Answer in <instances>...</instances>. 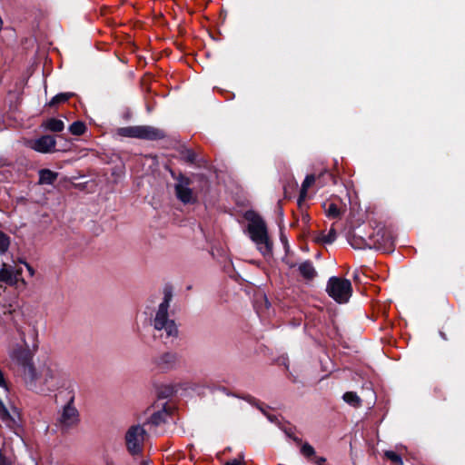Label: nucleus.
<instances>
[{
    "instance_id": "obj_1",
    "label": "nucleus",
    "mask_w": 465,
    "mask_h": 465,
    "mask_svg": "<svg viewBox=\"0 0 465 465\" xmlns=\"http://www.w3.org/2000/svg\"><path fill=\"white\" fill-rule=\"evenodd\" d=\"M171 301V292L165 291L163 302L159 304L158 310L152 322L154 330L158 332L155 336L162 339L165 343L173 341L178 336V327L175 322L170 319L168 315Z\"/></svg>"
},
{
    "instance_id": "obj_2",
    "label": "nucleus",
    "mask_w": 465,
    "mask_h": 465,
    "mask_svg": "<svg viewBox=\"0 0 465 465\" xmlns=\"http://www.w3.org/2000/svg\"><path fill=\"white\" fill-rule=\"evenodd\" d=\"M245 219L248 222L247 232L257 250L264 256L272 252V242L269 237L268 230L263 219L253 212H247Z\"/></svg>"
},
{
    "instance_id": "obj_3",
    "label": "nucleus",
    "mask_w": 465,
    "mask_h": 465,
    "mask_svg": "<svg viewBox=\"0 0 465 465\" xmlns=\"http://www.w3.org/2000/svg\"><path fill=\"white\" fill-rule=\"evenodd\" d=\"M23 344H16L9 351V357L13 362L24 370V375L26 380L34 381L36 378L35 369L33 365L34 351L22 337Z\"/></svg>"
},
{
    "instance_id": "obj_4",
    "label": "nucleus",
    "mask_w": 465,
    "mask_h": 465,
    "mask_svg": "<svg viewBox=\"0 0 465 465\" xmlns=\"http://www.w3.org/2000/svg\"><path fill=\"white\" fill-rule=\"evenodd\" d=\"M326 292L335 302L346 303L352 293L351 282L347 279L332 276L327 282Z\"/></svg>"
},
{
    "instance_id": "obj_5",
    "label": "nucleus",
    "mask_w": 465,
    "mask_h": 465,
    "mask_svg": "<svg viewBox=\"0 0 465 465\" xmlns=\"http://www.w3.org/2000/svg\"><path fill=\"white\" fill-rule=\"evenodd\" d=\"M146 430L143 426L134 424L128 428L124 435L125 446L132 456L142 454Z\"/></svg>"
},
{
    "instance_id": "obj_6",
    "label": "nucleus",
    "mask_w": 465,
    "mask_h": 465,
    "mask_svg": "<svg viewBox=\"0 0 465 465\" xmlns=\"http://www.w3.org/2000/svg\"><path fill=\"white\" fill-rule=\"evenodd\" d=\"M80 421L79 411L74 405V399L71 400L62 408L56 419V426L63 432L76 427Z\"/></svg>"
},
{
    "instance_id": "obj_7",
    "label": "nucleus",
    "mask_w": 465,
    "mask_h": 465,
    "mask_svg": "<svg viewBox=\"0 0 465 465\" xmlns=\"http://www.w3.org/2000/svg\"><path fill=\"white\" fill-rule=\"evenodd\" d=\"M175 193L177 198L183 203H193L196 201V197L190 188V181L188 178L181 177L175 184Z\"/></svg>"
},
{
    "instance_id": "obj_8",
    "label": "nucleus",
    "mask_w": 465,
    "mask_h": 465,
    "mask_svg": "<svg viewBox=\"0 0 465 465\" xmlns=\"http://www.w3.org/2000/svg\"><path fill=\"white\" fill-rule=\"evenodd\" d=\"M21 274V268H16L9 264L3 263V266L0 270V282L9 286H14L17 283Z\"/></svg>"
},
{
    "instance_id": "obj_9",
    "label": "nucleus",
    "mask_w": 465,
    "mask_h": 465,
    "mask_svg": "<svg viewBox=\"0 0 465 465\" xmlns=\"http://www.w3.org/2000/svg\"><path fill=\"white\" fill-rule=\"evenodd\" d=\"M178 363V356L174 352H165L155 360L157 368L162 371L174 368Z\"/></svg>"
},
{
    "instance_id": "obj_10",
    "label": "nucleus",
    "mask_w": 465,
    "mask_h": 465,
    "mask_svg": "<svg viewBox=\"0 0 465 465\" xmlns=\"http://www.w3.org/2000/svg\"><path fill=\"white\" fill-rule=\"evenodd\" d=\"M55 140L51 135H44L33 142L32 148L40 153H50L55 146Z\"/></svg>"
},
{
    "instance_id": "obj_11",
    "label": "nucleus",
    "mask_w": 465,
    "mask_h": 465,
    "mask_svg": "<svg viewBox=\"0 0 465 465\" xmlns=\"http://www.w3.org/2000/svg\"><path fill=\"white\" fill-rule=\"evenodd\" d=\"M139 139L160 140L164 138L165 134L163 130L153 126L143 125L139 126Z\"/></svg>"
},
{
    "instance_id": "obj_12",
    "label": "nucleus",
    "mask_w": 465,
    "mask_h": 465,
    "mask_svg": "<svg viewBox=\"0 0 465 465\" xmlns=\"http://www.w3.org/2000/svg\"><path fill=\"white\" fill-rule=\"evenodd\" d=\"M171 408L164 405L162 410L152 414L150 418V422L153 425H160L163 422H165L166 418L170 415Z\"/></svg>"
},
{
    "instance_id": "obj_13",
    "label": "nucleus",
    "mask_w": 465,
    "mask_h": 465,
    "mask_svg": "<svg viewBox=\"0 0 465 465\" xmlns=\"http://www.w3.org/2000/svg\"><path fill=\"white\" fill-rule=\"evenodd\" d=\"M298 270L301 275L306 280H312L317 274L314 266L309 261L302 262Z\"/></svg>"
},
{
    "instance_id": "obj_14",
    "label": "nucleus",
    "mask_w": 465,
    "mask_h": 465,
    "mask_svg": "<svg viewBox=\"0 0 465 465\" xmlns=\"http://www.w3.org/2000/svg\"><path fill=\"white\" fill-rule=\"evenodd\" d=\"M336 237H337V233H336L335 229L331 228L327 233H325L324 232H320L315 237V242H321V243H325V244H331L336 240Z\"/></svg>"
},
{
    "instance_id": "obj_15",
    "label": "nucleus",
    "mask_w": 465,
    "mask_h": 465,
    "mask_svg": "<svg viewBox=\"0 0 465 465\" xmlns=\"http://www.w3.org/2000/svg\"><path fill=\"white\" fill-rule=\"evenodd\" d=\"M57 177V173L49 169H43L39 172V182L43 184H52Z\"/></svg>"
},
{
    "instance_id": "obj_16",
    "label": "nucleus",
    "mask_w": 465,
    "mask_h": 465,
    "mask_svg": "<svg viewBox=\"0 0 465 465\" xmlns=\"http://www.w3.org/2000/svg\"><path fill=\"white\" fill-rule=\"evenodd\" d=\"M45 127L52 132H61L64 128V124L62 120L56 119V118H49L47 119L45 124Z\"/></svg>"
},
{
    "instance_id": "obj_17",
    "label": "nucleus",
    "mask_w": 465,
    "mask_h": 465,
    "mask_svg": "<svg viewBox=\"0 0 465 465\" xmlns=\"http://www.w3.org/2000/svg\"><path fill=\"white\" fill-rule=\"evenodd\" d=\"M314 183H315V176L313 174H309L305 177V179L302 184V188H301V192H300V200L305 199V197L307 196L308 189Z\"/></svg>"
},
{
    "instance_id": "obj_18",
    "label": "nucleus",
    "mask_w": 465,
    "mask_h": 465,
    "mask_svg": "<svg viewBox=\"0 0 465 465\" xmlns=\"http://www.w3.org/2000/svg\"><path fill=\"white\" fill-rule=\"evenodd\" d=\"M139 126L123 127L118 130V134L124 137L139 138Z\"/></svg>"
},
{
    "instance_id": "obj_19",
    "label": "nucleus",
    "mask_w": 465,
    "mask_h": 465,
    "mask_svg": "<svg viewBox=\"0 0 465 465\" xmlns=\"http://www.w3.org/2000/svg\"><path fill=\"white\" fill-rule=\"evenodd\" d=\"M342 398L345 402L353 407L360 406L361 402L360 397L355 392L352 391L345 392Z\"/></svg>"
},
{
    "instance_id": "obj_20",
    "label": "nucleus",
    "mask_w": 465,
    "mask_h": 465,
    "mask_svg": "<svg viewBox=\"0 0 465 465\" xmlns=\"http://www.w3.org/2000/svg\"><path fill=\"white\" fill-rule=\"evenodd\" d=\"M74 95L73 93H61L56 94L52 98V100L49 102L50 106H54L58 104L64 103L68 101L72 96Z\"/></svg>"
},
{
    "instance_id": "obj_21",
    "label": "nucleus",
    "mask_w": 465,
    "mask_h": 465,
    "mask_svg": "<svg viewBox=\"0 0 465 465\" xmlns=\"http://www.w3.org/2000/svg\"><path fill=\"white\" fill-rule=\"evenodd\" d=\"M85 130V124L80 121H76L69 126V131L74 135H82L84 134Z\"/></svg>"
},
{
    "instance_id": "obj_22",
    "label": "nucleus",
    "mask_w": 465,
    "mask_h": 465,
    "mask_svg": "<svg viewBox=\"0 0 465 465\" xmlns=\"http://www.w3.org/2000/svg\"><path fill=\"white\" fill-rule=\"evenodd\" d=\"M325 206V213H326V215L329 217V218H338L340 216V209L338 208V206L333 203H327L324 205Z\"/></svg>"
},
{
    "instance_id": "obj_23",
    "label": "nucleus",
    "mask_w": 465,
    "mask_h": 465,
    "mask_svg": "<svg viewBox=\"0 0 465 465\" xmlns=\"http://www.w3.org/2000/svg\"><path fill=\"white\" fill-rule=\"evenodd\" d=\"M385 457L396 465H403V460L398 453L393 450H386Z\"/></svg>"
},
{
    "instance_id": "obj_24",
    "label": "nucleus",
    "mask_w": 465,
    "mask_h": 465,
    "mask_svg": "<svg viewBox=\"0 0 465 465\" xmlns=\"http://www.w3.org/2000/svg\"><path fill=\"white\" fill-rule=\"evenodd\" d=\"M0 419L7 423L10 420H13V418L11 417L7 408L4 404V402L0 400Z\"/></svg>"
},
{
    "instance_id": "obj_25",
    "label": "nucleus",
    "mask_w": 465,
    "mask_h": 465,
    "mask_svg": "<svg viewBox=\"0 0 465 465\" xmlns=\"http://www.w3.org/2000/svg\"><path fill=\"white\" fill-rule=\"evenodd\" d=\"M10 244L9 237L0 231V253L7 251Z\"/></svg>"
},
{
    "instance_id": "obj_26",
    "label": "nucleus",
    "mask_w": 465,
    "mask_h": 465,
    "mask_svg": "<svg viewBox=\"0 0 465 465\" xmlns=\"http://www.w3.org/2000/svg\"><path fill=\"white\" fill-rule=\"evenodd\" d=\"M302 454L306 458H311L314 455L315 450L309 443H304L301 448Z\"/></svg>"
},
{
    "instance_id": "obj_27",
    "label": "nucleus",
    "mask_w": 465,
    "mask_h": 465,
    "mask_svg": "<svg viewBox=\"0 0 465 465\" xmlns=\"http://www.w3.org/2000/svg\"><path fill=\"white\" fill-rule=\"evenodd\" d=\"M258 408L261 410V411L268 418V420L271 421V422H274L276 420H278L277 417L275 415H272V414H270L268 412V410H269V407H262V406H258Z\"/></svg>"
},
{
    "instance_id": "obj_28",
    "label": "nucleus",
    "mask_w": 465,
    "mask_h": 465,
    "mask_svg": "<svg viewBox=\"0 0 465 465\" xmlns=\"http://www.w3.org/2000/svg\"><path fill=\"white\" fill-rule=\"evenodd\" d=\"M0 465H12V461L0 450Z\"/></svg>"
},
{
    "instance_id": "obj_29",
    "label": "nucleus",
    "mask_w": 465,
    "mask_h": 465,
    "mask_svg": "<svg viewBox=\"0 0 465 465\" xmlns=\"http://www.w3.org/2000/svg\"><path fill=\"white\" fill-rule=\"evenodd\" d=\"M0 387L4 389L5 391H8L7 382L4 377L3 371L0 370Z\"/></svg>"
},
{
    "instance_id": "obj_30",
    "label": "nucleus",
    "mask_w": 465,
    "mask_h": 465,
    "mask_svg": "<svg viewBox=\"0 0 465 465\" xmlns=\"http://www.w3.org/2000/svg\"><path fill=\"white\" fill-rule=\"evenodd\" d=\"M224 465H243V462L241 460L233 459L225 462Z\"/></svg>"
},
{
    "instance_id": "obj_31",
    "label": "nucleus",
    "mask_w": 465,
    "mask_h": 465,
    "mask_svg": "<svg viewBox=\"0 0 465 465\" xmlns=\"http://www.w3.org/2000/svg\"><path fill=\"white\" fill-rule=\"evenodd\" d=\"M186 158L188 159V161H190V162H192V163H193V162H194V161H195L196 156H195V154H194V153H193V152L189 151V152L187 153V156H186Z\"/></svg>"
},
{
    "instance_id": "obj_32",
    "label": "nucleus",
    "mask_w": 465,
    "mask_h": 465,
    "mask_svg": "<svg viewBox=\"0 0 465 465\" xmlns=\"http://www.w3.org/2000/svg\"><path fill=\"white\" fill-rule=\"evenodd\" d=\"M25 267H26L30 276H34L35 275L34 268L30 264H28L27 262H25Z\"/></svg>"
},
{
    "instance_id": "obj_33",
    "label": "nucleus",
    "mask_w": 465,
    "mask_h": 465,
    "mask_svg": "<svg viewBox=\"0 0 465 465\" xmlns=\"http://www.w3.org/2000/svg\"><path fill=\"white\" fill-rule=\"evenodd\" d=\"M262 301L264 302L266 307L268 308L270 303H269V302H268V300H267V298L265 296L262 297Z\"/></svg>"
},
{
    "instance_id": "obj_34",
    "label": "nucleus",
    "mask_w": 465,
    "mask_h": 465,
    "mask_svg": "<svg viewBox=\"0 0 465 465\" xmlns=\"http://www.w3.org/2000/svg\"><path fill=\"white\" fill-rule=\"evenodd\" d=\"M324 462H325V459H323V458H320L318 460L319 465H322V463H324Z\"/></svg>"
},
{
    "instance_id": "obj_35",
    "label": "nucleus",
    "mask_w": 465,
    "mask_h": 465,
    "mask_svg": "<svg viewBox=\"0 0 465 465\" xmlns=\"http://www.w3.org/2000/svg\"><path fill=\"white\" fill-rule=\"evenodd\" d=\"M141 465H151L150 461L149 460H143L141 462Z\"/></svg>"
}]
</instances>
